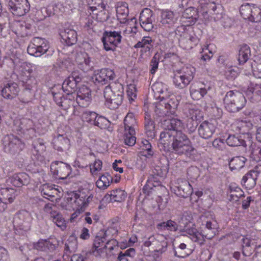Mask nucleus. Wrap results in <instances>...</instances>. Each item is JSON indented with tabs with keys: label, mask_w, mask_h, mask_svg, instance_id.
Segmentation results:
<instances>
[{
	"label": "nucleus",
	"mask_w": 261,
	"mask_h": 261,
	"mask_svg": "<svg viewBox=\"0 0 261 261\" xmlns=\"http://www.w3.org/2000/svg\"><path fill=\"white\" fill-rule=\"evenodd\" d=\"M159 142L160 149L165 152L190 157L195 151L190 139L181 131L164 130L160 134Z\"/></svg>",
	"instance_id": "obj_1"
},
{
	"label": "nucleus",
	"mask_w": 261,
	"mask_h": 261,
	"mask_svg": "<svg viewBox=\"0 0 261 261\" xmlns=\"http://www.w3.org/2000/svg\"><path fill=\"white\" fill-rule=\"evenodd\" d=\"M106 105L111 110L117 109L122 103L124 97L123 86L119 83H112L103 90Z\"/></svg>",
	"instance_id": "obj_2"
},
{
	"label": "nucleus",
	"mask_w": 261,
	"mask_h": 261,
	"mask_svg": "<svg viewBox=\"0 0 261 261\" xmlns=\"http://www.w3.org/2000/svg\"><path fill=\"white\" fill-rule=\"evenodd\" d=\"M224 102L226 110L231 113H236L245 106L246 99L245 96L238 91H229L227 92Z\"/></svg>",
	"instance_id": "obj_3"
},
{
	"label": "nucleus",
	"mask_w": 261,
	"mask_h": 261,
	"mask_svg": "<svg viewBox=\"0 0 261 261\" xmlns=\"http://www.w3.org/2000/svg\"><path fill=\"white\" fill-rule=\"evenodd\" d=\"M195 69L191 66H185L174 72L173 83L179 89L187 87L193 80Z\"/></svg>",
	"instance_id": "obj_4"
},
{
	"label": "nucleus",
	"mask_w": 261,
	"mask_h": 261,
	"mask_svg": "<svg viewBox=\"0 0 261 261\" xmlns=\"http://www.w3.org/2000/svg\"><path fill=\"white\" fill-rule=\"evenodd\" d=\"M161 99L155 106V112L159 117H164L174 115L179 104V101L176 97L171 96L169 98H165L163 96H159Z\"/></svg>",
	"instance_id": "obj_5"
},
{
	"label": "nucleus",
	"mask_w": 261,
	"mask_h": 261,
	"mask_svg": "<svg viewBox=\"0 0 261 261\" xmlns=\"http://www.w3.org/2000/svg\"><path fill=\"white\" fill-rule=\"evenodd\" d=\"M2 141L4 152L11 155L19 154L25 147L24 143L12 134L4 136Z\"/></svg>",
	"instance_id": "obj_6"
},
{
	"label": "nucleus",
	"mask_w": 261,
	"mask_h": 261,
	"mask_svg": "<svg viewBox=\"0 0 261 261\" xmlns=\"http://www.w3.org/2000/svg\"><path fill=\"white\" fill-rule=\"evenodd\" d=\"M240 13L245 19L253 22L261 21V5L244 3L240 7Z\"/></svg>",
	"instance_id": "obj_7"
},
{
	"label": "nucleus",
	"mask_w": 261,
	"mask_h": 261,
	"mask_svg": "<svg viewBox=\"0 0 261 261\" xmlns=\"http://www.w3.org/2000/svg\"><path fill=\"white\" fill-rule=\"evenodd\" d=\"M121 32L115 31H105L101 38L105 50L114 51L118 45L121 42Z\"/></svg>",
	"instance_id": "obj_8"
},
{
	"label": "nucleus",
	"mask_w": 261,
	"mask_h": 261,
	"mask_svg": "<svg viewBox=\"0 0 261 261\" xmlns=\"http://www.w3.org/2000/svg\"><path fill=\"white\" fill-rule=\"evenodd\" d=\"M48 48V43L44 38L34 37L29 45L27 51L31 56L39 57L46 53Z\"/></svg>",
	"instance_id": "obj_9"
},
{
	"label": "nucleus",
	"mask_w": 261,
	"mask_h": 261,
	"mask_svg": "<svg viewBox=\"0 0 261 261\" xmlns=\"http://www.w3.org/2000/svg\"><path fill=\"white\" fill-rule=\"evenodd\" d=\"M213 83L210 81L192 83L190 87V95L194 100H199L212 89Z\"/></svg>",
	"instance_id": "obj_10"
},
{
	"label": "nucleus",
	"mask_w": 261,
	"mask_h": 261,
	"mask_svg": "<svg viewBox=\"0 0 261 261\" xmlns=\"http://www.w3.org/2000/svg\"><path fill=\"white\" fill-rule=\"evenodd\" d=\"M31 217L30 214L24 211L17 212L13 218V225L16 230L27 231L31 228Z\"/></svg>",
	"instance_id": "obj_11"
},
{
	"label": "nucleus",
	"mask_w": 261,
	"mask_h": 261,
	"mask_svg": "<svg viewBox=\"0 0 261 261\" xmlns=\"http://www.w3.org/2000/svg\"><path fill=\"white\" fill-rule=\"evenodd\" d=\"M20 82L23 88L37 90L38 81L33 74V70L30 68H23L21 71Z\"/></svg>",
	"instance_id": "obj_12"
},
{
	"label": "nucleus",
	"mask_w": 261,
	"mask_h": 261,
	"mask_svg": "<svg viewBox=\"0 0 261 261\" xmlns=\"http://www.w3.org/2000/svg\"><path fill=\"white\" fill-rule=\"evenodd\" d=\"M83 77L77 72H72L71 74L65 80L62 84L63 90L69 95L74 93L78 89V85L81 82Z\"/></svg>",
	"instance_id": "obj_13"
},
{
	"label": "nucleus",
	"mask_w": 261,
	"mask_h": 261,
	"mask_svg": "<svg viewBox=\"0 0 261 261\" xmlns=\"http://www.w3.org/2000/svg\"><path fill=\"white\" fill-rule=\"evenodd\" d=\"M9 10L18 16H22L30 10V5L28 0H10L8 2Z\"/></svg>",
	"instance_id": "obj_14"
},
{
	"label": "nucleus",
	"mask_w": 261,
	"mask_h": 261,
	"mask_svg": "<svg viewBox=\"0 0 261 261\" xmlns=\"http://www.w3.org/2000/svg\"><path fill=\"white\" fill-rule=\"evenodd\" d=\"M139 21L144 30L149 32L153 29V22L155 21L154 13L149 9H144L140 13Z\"/></svg>",
	"instance_id": "obj_15"
},
{
	"label": "nucleus",
	"mask_w": 261,
	"mask_h": 261,
	"mask_svg": "<svg viewBox=\"0 0 261 261\" xmlns=\"http://www.w3.org/2000/svg\"><path fill=\"white\" fill-rule=\"evenodd\" d=\"M115 78L114 72L109 68H103L97 71L93 77L95 84L103 85L108 84L109 81L113 80Z\"/></svg>",
	"instance_id": "obj_16"
},
{
	"label": "nucleus",
	"mask_w": 261,
	"mask_h": 261,
	"mask_svg": "<svg viewBox=\"0 0 261 261\" xmlns=\"http://www.w3.org/2000/svg\"><path fill=\"white\" fill-rule=\"evenodd\" d=\"M50 171L54 176L59 179H66L70 174L71 167L69 165L62 162H56L50 166Z\"/></svg>",
	"instance_id": "obj_17"
},
{
	"label": "nucleus",
	"mask_w": 261,
	"mask_h": 261,
	"mask_svg": "<svg viewBox=\"0 0 261 261\" xmlns=\"http://www.w3.org/2000/svg\"><path fill=\"white\" fill-rule=\"evenodd\" d=\"M172 190L176 195L183 198L189 197L193 191L192 186L186 180H178L177 185L173 187Z\"/></svg>",
	"instance_id": "obj_18"
},
{
	"label": "nucleus",
	"mask_w": 261,
	"mask_h": 261,
	"mask_svg": "<svg viewBox=\"0 0 261 261\" xmlns=\"http://www.w3.org/2000/svg\"><path fill=\"white\" fill-rule=\"evenodd\" d=\"M19 90V86L16 83L9 81L4 85L1 94L6 99H12L18 95Z\"/></svg>",
	"instance_id": "obj_19"
},
{
	"label": "nucleus",
	"mask_w": 261,
	"mask_h": 261,
	"mask_svg": "<svg viewBox=\"0 0 261 261\" xmlns=\"http://www.w3.org/2000/svg\"><path fill=\"white\" fill-rule=\"evenodd\" d=\"M53 207H55L52 204L48 203L45 204L44 210L46 212L49 213L52 221L57 226L63 230L66 227L65 220L63 218L62 214L60 212L54 210L53 208Z\"/></svg>",
	"instance_id": "obj_20"
},
{
	"label": "nucleus",
	"mask_w": 261,
	"mask_h": 261,
	"mask_svg": "<svg viewBox=\"0 0 261 261\" xmlns=\"http://www.w3.org/2000/svg\"><path fill=\"white\" fill-rule=\"evenodd\" d=\"M199 17L197 9L193 7H189L182 12L181 21L186 25H192L197 21Z\"/></svg>",
	"instance_id": "obj_21"
},
{
	"label": "nucleus",
	"mask_w": 261,
	"mask_h": 261,
	"mask_svg": "<svg viewBox=\"0 0 261 261\" xmlns=\"http://www.w3.org/2000/svg\"><path fill=\"white\" fill-rule=\"evenodd\" d=\"M248 67L245 69L248 73L251 71L253 75L257 78H261V55L255 56L252 60L247 63Z\"/></svg>",
	"instance_id": "obj_22"
},
{
	"label": "nucleus",
	"mask_w": 261,
	"mask_h": 261,
	"mask_svg": "<svg viewBox=\"0 0 261 261\" xmlns=\"http://www.w3.org/2000/svg\"><path fill=\"white\" fill-rule=\"evenodd\" d=\"M242 253L244 256H249L257 249V243L255 240L248 235L242 239Z\"/></svg>",
	"instance_id": "obj_23"
},
{
	"label": "nucleus",
	"mask_w": 261,
	"mask_h": 261,
	"mask_svg": "<svg viewBox=\"0 0 261 261\" xmlns=\"http://www.w3.org/2000/svg\"><path fill=\"white\" fill-rule=\"evenodd\" d=\"M215 125L207 121L202 122L198 127L199 135L202 138L208 139L212 137L215 132Z\"/></svg>",
	"instance_id": "obj_24"
},
{
	"label": "nucleus",
	"mask_w": 261,
	"mask_h": 261,
	"mask_svg": "<svg viewBox=\"0 0 261 261\" xmlns=\"http://www.w3.org/2000/svg\"><path fill=\"white\" fill-rule=\"evenodd\" d=\"M34 27L24 21L16 22L13 26V32L17 35L25 37L31 35Z\"/></svg>",
	"instance_id": "obj_25"
},
{
	"label": "nucleus",
	"mask_w": 261,
	"mask_h": 261,
	"mask_svg": "<svg viewBox=\"0 0 261 261\" xmlns=\"http://www.w3.org/2000/svg\"><path fill=\"white\" fill-rule=\"evenodd\" d=\"M177 17L171 11H164L161 13V23L169 28L176 27L177 24Z\"/></svg>",
	"instance_id": "obj_26"
},
{
	"label": "nucleus",
	"mask_w": 261,
	"mask_h": 261,
	"mask_svg": "<svg viewBox=\"0 0 261 261\" xmlns=\"http://www.w3.org/2000/svg\"><path fill=\"white\" fill-rule=\"evenodd\" d=\"M203 225H204L203 223ZM204 225V229H202L201 231L203 234L202 237L204 239L205 238L207 239H211L215 236L217 231L218 223L215 219L212 218L210 220L206 221Z\"/></svg>",
	"instance_id": "obj_27"
},
{
	"label": "nucleus",
	"mask_w": 261,
	"mask_h": 261,
	"mask_svg": "<svg viewBox=\"0 0 261 261\" xmlns=\"http://www.w3.org/2000/svg\"><path fill=\"white\" fill-rule=\"evenodd\" d=\"M194 226V224H192V226H191L190 224L188 226L184 228V230L179 231V232L189 234L190 236L191 239L193 242H196L200 245H202L204 244L205 241L202 237L203 234L201 232H199Z\"/></svg>",
	"instance_id": "obj_28"
},
{
	"label": "nucleus",
	"mask_w": 261,
	"mask_h": 261,
	"mask_svg": "<svg viewBox=\"0 0 261 261\" xmlns=\"http://www.w3.org/2000/svg\"><path fill=\"white\" fill-rule=\"evenodd\" d=\"M33 149H32V153L38 160L43 159V153L45 151L46 146L43 139L38 138L34 140L32 143Z\"/></svg>",
	"instance_id": "obj_29"
},
{
	"label": "nucleus",
	"mask_w": 261,
	"mask_h": 261,
	"mask_svg": "<svg viewBox=\"0 0 261 261\" xmlns=\"http://www.w3.org/2000/svg\"><path fill=\"white\" fill-rule=\"evenodd\" d=\"M61 37L68 46L75 44L77 40L76 32L71 29L66 28L60 33Z\"/></svg>",
	"instance_id": "obj_30"
},
{
	"label": "nucleus",
	"mask_w": 261,
	"mask_h": 261,
	"mask_svg": "<svg viewBox=\"0 0 261 261\" xmlns=\"http://www.w3.org/2000/svg\"><path fill=\"white\" fill-rule=\"evenodd\" d=\"M30 177L24 172H20L15 174L10 178V182L16 187H21L27 186L30 182Z\"/></svg>",
	"instance_id": "obj_31"
},
{
	"label": "nucleus",
	"mask_w": 261,
	"mask_h": 261,
	"mask_svg": "<svg viewBox=\"0 0 261 261\" xmlns=\"http://www.w3.org/2000/svg\"><path fill=\"white\" fill-rule=\"evenodd\" d=\"M245 94L246 97L252 102L259 101L261 98V84H255L249 87Z\"/></svg>",
	"instance_id": "obj_32"
},
{
	"label": "nucleus",
	"mask_w": 261,
	"mask_h": 261,
	"mask_svg": "<svg viewBox=\"0 0 261 261\" xmlns=\"http://www.w3.org/2000/svg\"><path fill=\"white\" fill-rule=\"evenodd\" d=\"M91 90L86 86H83L79 89L76 94V102L79 105H82L83 106L87 105L91 98Z\"/></svg>",
	"instance_id": "obj_33"
},
{
	"label": "nucleus",
	"mask_w": 261,
	"mask_h": 261,
	"mask_svg": "<svg viewBox=\"0 0 261 261\" xmlns=\"http://www.w3.org/2000/svg\"><path fill=\"white\" fill-rule=\"evenodd\" d=\"M258 173L256 171L251 170L247 173L242 179L241 184L246 188L251 189L256 185V180Z\"/></svg>",
	"instance_id": "obj_34"
},
{
	"label": "nucleus",
	"mask_w": 261,
	"mask_h": 261,
	"mask_svg": "<svg viewBox=\"0 0 261 261\" xmlns=\"http://www.w3.org/2000/svg\"><path fill=\"white\" fill-rule=\"evenodd\" d=\"M250 56L251 50L250 47L246 44L241 45L237 57L239 65H243L246 63V66L248 65L247 63Z\"/></svg>",
	"instance_id": "obj_35"
},
{
	"label": "nucleus",
	"mask_w": 261,
	"mask_h": 261,
	"mask_svg": "<svg viewBox=\"0 0 261 261\" xmlns=\"http://www.w3.org/2000/svg\"><path fill=\"white\" fill-rule=\"evenodd\" d=\"M106 242L105 239L96 236L93 241V246L91 250L96 256H104Z\"/></svg>",
	"instance_id": "obj_36"
},
{
	"label": "nucleus",
	"mask_w": 261,
	"mask_h": 261,
	"mask_svg": "<svg viewBox=\"0 0 261 261\" xmlns=\"http://www.w3.org/2000/svg\"><path fill=\"white\" fill-rule=\"evenodd\" d=\"M144 124L145 133L148 138H154L155 137V123L148 114H145Z\"/></svg>",
	"instance_id": "obj_37"
},
{
	"label": "nucleus",
	"mask_w": 261,
	"mask_h": 261,
	"mask_svg": "<svg viewBox=\"0 0 261 261\" xmlns=\"http://www.w3.org/2000/svg\"><path fill=\"white\" fill-rule=\"evenodd\" d=\"M179 41L181 44L185 45L186 49H191L198 43L199 39L194 34H185L184 37H181Z\"/></svg>",
	"instance_id": "obj_38"
},
{
	"label": "nucleus",
	"mask_w": 261,
	"mask_h": 261,
	"mask_svg": "<svg viewBox=\"0 0 261 261\" xmlns=\"http://www.w3.org/2000/svg\"><path fill=\"white\" fill-rule=\"evenodd\" d=\"M41 193L43 197L53 201L55 195L57 194L58 190L53 187V185L44 184L40 189Z\"/></svg>",
	"instance_id": "obj_39"
},
{
	"label": "nucleus",
	"mask_w": 261,
	"mask_h": 261,
	"mask_svg": "<svg viewBox=\"0 0 261 261\" xmlns=\"http://www.w3.org/2000/svg\"><path fill=\"white\" fill-rule=\"evenodd\" d=\"M16 191L13 188H2L0 190V200L12 203L16 195Z\"/></svg>",
	"instance_id": "obj_40"
},
{
	"label": "nucleus",
	"mask_w": 261,
	"mask_h": 261,
	"mask_svg": "<svg viewBox=\"0 0 261 261\" xmlns=\"http://www.w3.org/2000/svg\"><path fill=\"white\" fill-rule=\"evenodd\" d=\"M136 120L133 113H128L124 119V129L128 131L132 134H136L135 126L136 125Z\"/></svg>",
	"instance_id": "obj_41"
},
{
	"label": "nucleus",
	"mask_w": 261,
	"mask_h": 261,
	"mask_svg": "<svg viewBox=\"0 0 261 261\" xmlns=\"http://www.w3.org/2000/svg\"><path fill=\"white\" fill-rule=\"evenodd\" d=\"M192 220V216L190 213L184 212L178 217L177 220L179 231L184 230V228L191 224V221Z\"/></svg>",
	"instance_id": "obj_42"
},
{
	"label": "nucleus",
	"mask_w": 261,
	"mask_h": 261,
	"mask_svg": "<svg viewBox=\"0 0 261 261\" xmlns=\"http://www.w3.org/2000/svg\"><path fill=\"white\" fill-rule=\"evenodd\" d=\"M250 159L256 162L261 161V147H259L255 143H252L247 151Z\"/></svg>",
	"instance_id": "obj_43"
},
{
	"label": "nucleus",
	"mask_w": 261,
	"mask_h": 261,
	"mask_svg": "<svg viewBox=\"0 0 261 261\" xmlns=\"http://www.w3.org/2000/svg\"><path fill=\"white\" fill-rule=\"evenodd\" d=\"M225 142L229 146H246L245 141L242 139V136L239 135H230L225 140Z\"/></svg>",
	"instance_id": "obj_44"
},
{
	"label": "nucleus",
	"mask_w": 261,
	"mask_h": 261,
	"mask_svg": "<svg viewBox=\"0 0 261 261\" xmlns=\"http://www.w3.org/2000/svg\"><path fill=\"white\" fill-rule=\"evenodd\" d=\"M153 246L155 248L154 250L156 252L162 254L167 250L168 242L163 236L158 235L155 239Z\"/></svg>",
	"instance_id": "obj_45"
},
{
	"label": "nucleus",
	"mask_w": 261,
	"mask_h": 261,
	"mask_svg": "<svg viewBox=\"0 0 261 261\" xmlns=\"http://www.w3.org/2000/svg\"><path fill=\"white\" fill-rule=\"evenodd\" d=\"M157 228L162 230H168L170 231H179V228L177 221L172 220H168L166 222H163L157 225Z\"/></svg>",
	"instance_id": "obj_46"
},
{
	"label": "nucleus",
	"mask_w": 261,
	"mask_h": 261,
	"mask_svg": "<svg viewBox=\"0 0 261 261\" xmlns=\"http://www.w3.org/2000/svg\"><path fill=\"white\" fill-rule=\"evenodd\" d=\"M246 161L243 156H236L230 161L229 167L231 171L239 170L244 166Z\"/></svg>",
	"instance_id": "obj_47"
},
{
	"label": "nucleus",
	"mask_w": 261,
	"mask_h": 261,
	"mask_svg": "<svg viewBox=\"0 0 261 261\" xmlns=\"http://www.w3.org/2000/svg\"><path fill=\"white\" fill-rule=\"evenodd\" d=\"M94 125L99 127L100 129H107L110 132L113 130V128L111 126V122L106 117L98 115Z\"/></svg>",
	"instance_id": "obj_48"
},
{
	"label": "nucleus",
	"mask_w": 261,
	"mask_h": 261,
	"mask_svg": "<svg viewBox=\"0 0 261 261\" xmlns=\"http://www.w3.org/2000/svg\"><path fill=\"white\" fill-rule=\"evenodd\" d=\"M108 245H112L113 246L109 247L108 245H104L105 254L103 257H109L115 254L113 251L118 250V242L114 239L108 240Z\"/></svg>",
	"instance_id": "obj_49"
},
{
	"label": "nucleus",
	"mask_w": 261,
	"mask_h": 261,
	"mask_svg": "<svg viewBox=\"0 0 261 261\" xmlns=\"http://www.w3.org/2000/svg\"><path fill=\"white\" fill-rule=\"evenodd\" d=\"M69 144V140L63 135H59L55 141L54 148L60 151H63L64 149L68 147Z\"/></svg>",
	"instance_id": "obj_50"
},
{
	"label": "nucleus",
	"mask_w": 261,
	"mask_h": 261,
	"mask_svg": "<svg viewBox=\"0 0 261 261\" xmlns=\"http://www.w3.org/2000/svg\"><path fill=\"white\" fill-rule=\"evenodd\" d=\"M244 192L240 188L230 186V198L229 199L230 201L237 202L240 198L244 196Z\"/></svg>",
	"instance_id": "obj_51"
},
{
	"label": "nucleus",
	"mask_w": 261,
	"mask_h": 261,
	"mask_svg": "<svg viewBox=\"0 0 261 261\" xmlns=\"http://www.w3.org/2000/svg\"><path fill=\"white\" fill-rule=\"evenodd\" d=\"M188 119L200 120L202 117V112L194 106H191L187 112Z\"/></svg>",
	"instance_id": "obj_52"
},
{
	"label": "nucleus",
	"mask_w": 261,
	"mask_h": 261,
	"mask_svg": "<svg viewBox=\"0 0 261 261\" xmlns=\"http://www.w3.org/2000/svg\"><path fill=\"white\" fill-rule=\"evenodd\" d=\"M89 9L92 12L107 7V3L103 0H88Z\"/></svg>",
	"instance_id": "obj_53"
},
{
	"label": "nucleus",
	"mask_w": 261,
	"mask_h": 261,
	"mask_svg": "<svg viewBox=\"0 0 261 261\" xmlns=\"http://www.w3.org/2000/svg\"><path fill=\"white\" fill-rule=\"evenodd\" d=\"M36 90L23 88L20 96V100L23 103H28L32 101Z\"/></svg>",
	"instance_id": "obj_54"
},
{
	"label": "nucleus",
	"mask_w": 261,
	"mask_h": 261,
	"mask_svg": "<svg viewBox=\"0 0 261 261\" xmlns=\"http://www.w3.org/2000/svg\"><path fill=\"white\" fill-rule=\"evenodd\" d=\"M175 256L178 257L184 258L190 255L191 251L187 248L185 243H181L177 248L174 250Z\"/></svg>",
	"instance_id": "obj_55"
},
{
	"label": "nucleus",
	"mask_w": 261,
	"mask_h": 261,
	"mask_svg": "<svg viewBox=\"0 0 261 261\" xmlns=\"http://www.w3.org/2000/svg\"><path fill=\"white\" fill-rule=\"evenodd\" d=\"M156 178L153 176H150L147 180L146 184L143 187L142 192L144 194L149 195L153 187H156L159 185L158 182L155 180Z\"/></svg>",
	"instance_id": "obj_56"
},
{
	"label": "nucleus",
	"mask_w": 261,
	"mask_h": 261,
	"mask_svg": "<svg viewBox=\"0 0 261 261\" xmlns=\"http://www.w3.org/2000/svg\"><path fill=\"white\" fill-rule=\"evenodd\" d=\"M77 246L76 238L74 236L71 235L69 237L67 242L65 244V249L70 252H74L76 249Z\"/></svg>",
	"instance_id": "obj_57"
},
{
	"label": "nucleus",
	"mask_w": 261,
	"mask_h": 261,
	"mask_svg": "<svg viewBox=\"0 0 261 261\" xmlns=\"http://www.w3.org/2000/svg\"><path fill=\"white\" fill-rule=\"evenodd\" d=\"M113 201L115 202H121L125 200L127 193L124 190L120 189H116L112 191Z\"/></svg>",
	"instance_id": "obj_58"
},
{
	"label": "nucleus",
	"mask_w": 261,
	"mask_h": 261,
	"mask_svg": "<svg viewBox=\"0 0 261 261\" xmlns=\"http://www.w3.org/2000/svg\"><path fill=\"white\" fill-rule=\"evenodd\" d=\"M166 164L164 166H156L153 171L154 174L161 177H164L166 175L169 170V162L168 161H166Z\"/></svg>",
	"instance_id": "obj_59"
},
{
	"label": "nucleus",
	"mask_w": 261,
	"mask_h": 261,
	"mask_svg": "<svg viewBox=\"0 0 261 261\" xmlns=\"http://www.w3.org/2000/svg\"><path fill=\"white\" fill-rule=\"evenodd\" d=\"M98 114L94 112L85 111L83 115V118L85 121L94 125Z\"/></svg>",
	"instance_id": "obj_60"
},
{
	"label": "nucleus",
	"mask_w": 261,
	"mask_h": 261,
	"mask_svg": "<svg viewBox=\"0 0 261 261\" xmlns=\"http://www.w3.org/2000/svg\"><path fill=\"white\" fill-rule=\"evenodd\" d=\"M98 12L96 14V19L100 22H105L108 20L110 17L109 11L106 9V7L104 9H101L97 10Z\"/></svg>",
	"instance_id": "obj_61"
},
{
	"label": "nucleus",
	"mask_w": 261,
	"mask_h": 261,
	"mask_svg": "<svg viewBox=\"0 0 261 261\" xmlns=\"http://www.w3.org/2000/svg\"><path fill=\"white\" fill-rule=\"evenodd\" d=\"M32 126L33 122L31 120H24L23 122H20V130L24 133H25V131H29L31 133L34 134L35 130Z\"/></svg>",
	"instance_id": "obj_62"
},
{
	"label": "nucleus",
	"mask_w": 261,
	"mask_h": 261,
	"mask_svg": "<svg viewBox=\"0 0 261 261\" xmlns=\"http://www.w3.org/2000/svg\"><path fill=\"white\" fill-rule=\"evenodd\" d=\"M51 9H48L47 6L46 7H43L38 10L36 11V15L38 20H44L45 18L50 16L49 12H50Z\"/></svg>",
	"instance_id": "obj_63"
},
{
	"label": "nucleus",
	"mask_w": 261,
	"mask_h": 261,
	"mask_svg": "<svg viewBox=\"0 0 261 261\" xmlns=\"http://www.w3.org/2000/svg\"><path fill=\"white\" fill-rule=\"evenodd\" d=\"M240 73L239 69L236 66H230L227 68L225 75L229 80L234 79Z\"/></svg>",
	"instance_id": "obj_64"
}]
</instances>
